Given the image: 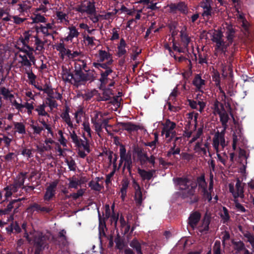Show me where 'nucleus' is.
Wrapping results in <instances>:
<instances>
[{"label":"nucleus","mask_w":254,"mask_h":254,"mask_svg":"<svg viewBox=\"0 0 254 254\" xmlns=\"http://www.w3.org/2000/svg\"><path fill=\"white\" fill-rule=\"evenodd\" d=\"M22 228L25 231L24 237L28 242L33 244L35 248V254H40L47 246V240L49 239V237L47 235H43L39 231H34L28 234L26 223L22 224Z\"/></svg>","instance_id":"obj_1"},{"label":"nucleus","mask_w":254,"mask_h":254,"mask_svg":"<svg viewBox=\"0 0 254 254\" xmlns=\"http://www.w3.org/2000/svg\"><path fill=\"white\" fill-rule=\"evenodd\" d=\"M19 51L15 54L14 62L21 67L28 68L31 67L32 63L35 64V58L33 52H29L26 49H19Z\"/></svg>","instance_id":"obj_2"},{"label":"nucleus","mask_w":254,"mask_h":254,"mask_svg":"<svg viewBox=\"0 0 254 254\" xmlns=\"http://www.w3.org/2000/svg\"><path fill=\"white\" fill-rule=\"evenodd\" d=\"M34 35L30 31H25L16 42V47L18 49H26L29 52L34 51V49L30 46L32 44Z\"/></svg>","instance_id":"obj_3"},{"label":"nucleus","mask_w":254,"mask_h":254,"mask_svg":"<svg viewBox=\"0 0 254 254\" xmlns=\"http://www.w3.org/2000/svg\"><path fill=\"white\" fill-rule=\"evenodd\" d=\"M94 78L92 71L84 73L81 70H74L72 84L77 87L85 84L87 81H92Z\"/></svg>","instance_id":"obj_4"},{"label":"nucleus","mask_w":254,"mask_h":254,"mask_svg":"<svg viewBox=\"0 0 254 254\" xmlns=\"http://www.w3.org/2000/svg\"><path fill=\"white\" fill-rule=\"evenodd\" d=\"M178 184L180 189L184 191V196L188 197L194 194L196 187L195 182L187 179H179Z\"/></svg>","instance_id":"obj_5"},{"label":"nucleus","mask_w":254,"mask_h":254,"mask_svg":"<svg viewBox=\"0 0 254 254\" xmlns=\"http://www.w3.org/2000/svg\"><path fill=\"white\" fill-rule=\"evenodd\" d=\"M213 113L214 115L219 116L222 125L225 127L229 118L223 104L217 100L215 101L213 106Z\"/></svg>","instance_id":"obj_6"},{"label":"nucleus","mask_w":254,"mask_h":254,"mask_svg":"<svg viewBox=\"0 0 254 254\" xmlns=\"http://www.w3.org/2000/svg\"><path fill=\"white\" fill-rule=\"evenodd\" d=\"M113 73V71L111 68H108L105 71L101 72L99 79L101 82L100 88H104L106 86H114L115 81L113 80L114 76Z\"/></svg>","instance_id":"obj_7"},{"label":"nucleus","mask_w":254,"mask_h":254,"mask_svg":"<svg viewBox=\"0 0 254 254\" xmlns=\"http://www.w3.org/2000/svg\"><path fill=\"white\" fill-rule=\"evenodd\" d=\"M212 141V145L216 152H220L223 150L227 145L225 139L224 131H218L215 133Z\"/></svg>","instance_id":"obj_8"},{"label":"nucleus","mask_w":254,"mask_h":254,"mask_svg":"<svg viewBox=\"0 0 254 254\" xmlns=\"http://www.w3.org/2000/svg\"><path fill=\"white\" fill-rule=\"evenodd\" d=\"M76 10L81 13H86L88 15H92L96 13L95 2L88 0H85L78 5Z\"/></svg>","instance_id":"obj_9"},{"label":"nucleus","mask_w":254,"mask_h":254,"mask_svg":"<svg viewBox=\"0 0 254 254\" xmlns=\"http://www.w3.org/2000/svg\"><path fill=\"white\" fill-rule=\"evenodd\" d=\"M120 164L124 162V168H127L130 171L132 166L131 153H126L124 146L121 145L120 148Z\"/></svg>","instance_id":"obj_10"},{"label":"nucleus","mask_w":254,"mask_h":254,"mask_svg":"<svg viewBox=\"0 0 254 254\" xmlns=\"http://www.w3.org/2000/svg\"><path fill=\"white\" fill-rule=\"evenodd\" d=\"M69 133L72 141L75 144L76 146L79 148H83L87 153H89V145L86 139L82 140L79 138L74 131H70Z\"/></svg>","instance_id":"obj_11"},{"label":"nucleus","mask_w":254,"mask_h":254,"mask_svg":"<svg viewBox=\"0 0 254 254\" xmlns=\"http://www.w3.org/2000/svg\"><path fill=\"white\" fill-rule=\"evenodd\" d=\"M244 184L239 179L237 180L235 189L232 184H229V190L232 193L235 199L239 197L241 198L244 197Z\"/></svg>","instance_id":"obj_12"},{"label":"nucleus","mask_w":254,"mask_h":254,"mask_svg":"<svg viewBox=\"0 0 254 254\" xmlns=\"http://www.w3.org/2000/svg\"><path fill=\"white\" fill-rule=\"evenodd\" d=\"M176 124L174 122H171L170 120H167L163 124V128L162 133L165 135L166 138H172L175 136L176 131Z\"/></svg>","instance_id":"obj_13"},{"label":"nucleus","mask_w":254,"mask_h":254,"mask_svg":"<svg viewBox=\"0 0 254 254\" xmlns=\"http://www.w3.org/2000/svg\"><path fill=\"white\" fill-rule=\"evenodd\" d=\"M106 115V114H103L100 112L95 111L94 112L93 116L91 117V123L93 125L95 131L98 134H99L101 132L100 123H101L104 116Z\"/></svg>","instance_id":"obj_14"},{"label":"nucleus","mask_w":254,"mask_h":254,"mask_svg":"<svg viewBox=\"0 0 254 254\" xmlns=\"http://www.w3.org/2000/svg\"><path fill=\"white\" fill-rule=\"evenodd\" d=\"M58 183V181L56 180L49 184V186H48L46 189L44 196L45 200L49 201L55 196L56 188Z\"/></svg>","instance_id":"obj_15"},{"label":"nucleus","mask_w":254,"mask_h":254,"mask_svg":"<svg viewBox=\"0 0 254 254\" xmlns=\"http://www.w3.org/2000/svg\"><path fill=\"white\" fill-rule=\"evenodd\" d=\"M132 183V186L135 190L134 200L135 203L137 206H141L143 198L140 187L139 184L134 180H133Z\"/></svg>","instance_id":"obj_16"},{"label":"nucleus","mask_w":254,"mask_h":254,"mask_svg":"<svg viewBox=\"0 0 254 254\" xmlns=\"http://www.w3.org/2000/svg\"><path fill=\"white\" fill-rule=\"evenodd\" d=\"M55 19L58 23L67 25L69 23L68 14L61 8L57 9L55 13Z\"/></svg>","instance_id":"obj_17"},{"label":"nucleus","mask_w":254,"mask_h":254,"mask_svg":"<svg viewBox=\"0 0 254 254\" xmlns=\"http://www.w3.org/2000/svg\"><path fill=\"white\" fill-rule=\"evenodd\" d=\"M35 30L38 35L41 32L44 36H48L52 35L53 31V25L52 23H47L45 25L37 26L35 27Z\"/></svg>","instance_id":"obj_18"},{"label":"nucleus","mask_w":254,"mask_h":254,"mask_svg":"<svg viewBox=\"0 0 254 254\" xmlns=\"http://www.w3.org/2000/svg\"><path fill=\"white\" fill-rule=\"evenodd\" d=\"M64 41L61 39L59 43L54 45V48L59 52V55L61 59H64L65 56L68 57L70 50L66 49L64 44Z\"/></svg>","instance_id":"obj_19"},{"label":"nucleus","mask_w":254,"mask_h":254,"mask_svg":"<svg viewBox=\"0 0 254 254\" xmlns=\"http://www.w3.org/2000/svg\"><path fill=\"white\" fill-rule=\"evenodd\" d=\"M209 144L207 141L204 143L202 142H198L194 146L195 152L198 153L201 156L206 155L207 151H209Z\"/></svg>","instance_id":"obj_20"},{"label":"nucleus","mask_w":254,"mask_h":254,"mask_svg":"<svg viewBox=\"0 0 254 254\" xmlns=\"http://www.w3.org/2000/svg\"><path fill=\"white\" fill-rule=\"evenodd\" d=\"M98 62L102 63L105 61H107L108 64H111L113 62L112 55L109 52L104 50H99L97 56Z\"/></svg>","instance_id":"obj_21"},{"label":"nucleus","mask_w":254,"mask_h":254,"mask_svg":"<svg viewBox=\"0 0 254 254\" xmlns=\"http://www.w3.org/2000/svg\"><path fill=\"white\" fill-rule=\"evenodd\" d=\"M198 187L201 189V192L203 193L204 197L209 201L212 199L211 194L206 189V184L204 177L199 178L198 179Z\"/></svg>","instance_id":"obj_22"},{"label":"nucleus","mask_w":254,"mask_h":254,"mask_svg":"<svg viewBox=\"0 0 254 254\" xmlns=\"http://www.w3.org/2000/svg\"><path fill=\"white\" fill-rule=\"evenodd\" d=\"M31 7V4L29 2L23 1L17 4L15 9L19 13V15H24L25 13H28Z\"/></svg>","instance_id":"obj_23"},{"label":"nucleus","mask_w":254,"mask_h":254,"mask_svg":"<svg viewBox=\"0 0 254 254\" xmlns=\"http://www.w3.org/2000/svg\"><path fill=\"white\" fill-rule=\"evenodd\" d=\"M201 215L198 212H194L190 214L189 218V224L194 230L196 228L197 224L200 219Z\"/></svg>","instance_id":"obj_24"},{"label":"nucleus","mask_w":254,"mask_h":254,"mask_svg":"<svg viewBox=\"0 0 254 254\" xmlns=\"http://www.w3.org/2000/svg\"><path fill=\"white\" fill-rule=\"evenodd\" d=\"M209 223V218L207 216H205L201 221L200 224L198 226H196V229L201 234H206L208 231Z\"/></svg>","instance_id":"obj_25"},{"label":"nucleus","mask_w":254,"mask_h":254,"mask_svg":"<svg viewBox=\"0 0 254 254\" xmlns=\"http://www.w3.org/2000/svg\"><path fill=\"white\" fill-rule=\"evenodd\" d=\"M214 54L217 56L219 53L225 54L226 50L229 44L227 42H224L223 40L218 41L215 43Z\"/></svg>","instance_id":"obj_26"},{"label":"nucleus","mask_w":254,"mask_h":254,"mask_svg":"<svg viewBox=\"0 0 254 254\" xmlns=\"http://www.w3.org/2000/svg\"><path fill=\"white\" fill-rule=\"evenodd\" d=\"M25 176L23 174H19L15 179L12 185V189L14 191H17V189L22 188L23 186Z\"/></svg>","instance_id":"obj_27"},{"label":"nucleus","mask_w":254,"mask_h":254,"mask_svg":"<svg viewBox=\"0 0 254 254\" xmlns=\"http://www.w3.org/2000/svg\"><path fill=\"white\" fill-rule=\"evenodd\" d=\"M34 45L35 46V50L41 52L44 50V45L47 43L46 40H42L38 34L34 35Z\"/></svg>","instance_id":"obj_28"},{"label":"nucleus","mask_w":254,"mask_h":254,"mask_svg":"<svg viewBox=\"0 0 254 254\" xmlns=\"http://www.w3.org/2000/svg\"><path fill=\"white\" fill-rule=\"evenodd\" d=\"M61 74L62 79L64 81L72 84L74 74H72L68 69L63 67Z\"/></svg>","instance_id":"obj_29"},{"label":"nucleus","mask_w":254,"mask_h":254,"mask_svg":"<svg viewBox=\"0 0 254 254\" xmlns=\"http://www.w3.org/2000/svg\"><path fill=\"white\" fill-rule=\"evenodd\" d=\"M192 83L197 90L202 91L205 81L201 78L199 74H196L194 77Z\"/></svg>","instance_id":"obj_30"},{"label":"nucleus","mask_w":254,"mask_h":254,"mask_svg":"<svg viewBox=\"0 0 254 254\" xmlns=\"http://www.w3.org/2000/svg\"><path fill=\"white\" fill-rule=\"evenodd\" d=\"M68 29L69 30V32L67 36L62 39L66 42L68 41H72L73 38H77L78 36L79 33L78 32L75 27L73 26L69 27Z\"/></svg>","instance_id":"obj_31"},{"label":"nucleus","mask_w":254,"mask_h":254,"mask_svg":"<svg viewBox=\"0 0 254 254\" xmlns=\"http://www.w3.org/2000/svg\"><path fill=\"white\" fill-rule=\"evenodd\" d=\"M118 125L119 127H122L128 131L137 130L138 129L137 126L131 123L118 122Z\"/></svg>","instance_id":"obj_32"},{"label":"nucleus","mask_w":254,"mask_h":254,"mask_svg":"<svg viewBox=\"0 0 254 254\" xmlns=\"http://www.w3.org/2000/svg\"><path fill=\"white\" fill-rule=\"evenodd\" d=\"M137 172L140 176L141 177L142 179L143 180H150L152 178L153 174L155 173L154 170L147 171L145 170L141 169L140 168L137 169Z\"/></svg>","instance_id":"obj_33"},{"label":"nucleus","mask_w":254,"mask_h":254,"mask_svg":"<svg viewBox=\"0 0 254 254\" xmlns=\"http://www.w3.org/2000/svg\"><path fill=\"white\" fill-rule=\"evenodd\" d=\"M187 27L184 26L181 30V41L183 43L184 46L187 48L190 42V38L188 35L187 32Z\"/></svg>","instance_id":"obj_34"},{"label":"nucleus","mask_w":254,"mask_h":254,"mask_svg":"<svg viewBox=\"0 0 254 254\" xmlns=\"http://www.w3.org/2000/svg\"><path fill=\"white\" fill-rule=\"evenodd\" d=\"M190 106L193 109H196L201 112L205 107V103L202 101H189Z\"/></svg>","instance_id":"obj_35"},{"label":"nucleus","mask_w":254,"mask_h":254,"mask_svg":"<svg viewBox=\"0 0 254 254\" xmlns=\"http://www.w3.org/2000/svg\"><path fill=\"white\" fill-rule=\"evenodd\" d=\"M127 44L124 39H121L119 44L118 46V52L117 55L119 57H122L127 53L126 47Z\"/></svg>","instance_id":"obj_36"},{"label":"nucleus","mask_w":254,"mask_h":254,"mask_svg":"<svg viewBox=\"0 0 254 254\" xmlns=\"http://www.w3.org/2000/svg\"><path fill=\"white\" fill-rule=\"evenodd\" d=\"M61 117L62 119L66 123L68 127H69L71 129L73 128V125L70 120L68 109H66L65 111L62 113Z\"/></svg>","instance_id":"obj_37"},{"label":"nucleus","mask_w":254,"mask_h":254,"mask_svg":"<svg viewBox=\"0 0 254 254\" xmlns=\"http://www.w3.org/2000/svg\"><path fill=\"white\" fill-rule=\"evenodd\" d=\"M213 81L215 82L216 86L218 87L220 92L222 94L224 98L225 99L226 95L225 92L222 90L220 86V75L218 72H214L212 75Z\"/></svg>","instance_id":"obj_38"},{"label":"nucleus","mask_w":254,"mask_h":254,"mask_svg":"<svg viewBox=\"0 0 254 254\" xmlns=\"http://www.w3.org/2000/svg\"><path fill=\"white\" fill-rule=\"evenodd\" d=\"M33 23H39V22H46V18L42 15L39 13V12H35L31 16Z\"/></svg>","instance_id":"obj_39"},{"label":"nucleus","mask_w":254,"mask_h":254,"mask_svg":"<svg viewBox=\"0 0 254 254\" xmlns=\"http://www.w3.org/2000/svg\"><path fill=\"white\" fill-rule=\"evenodd\" d=\"M182 139L181 137H177L175 138V143L173 147H171L170 150L168 152V155L170 154L176 155L179 154L180 152V149L178 147H176V143L179 141H181Z\"/></svg>","instance_id":"obj_40"},{"label":"nucleus","mask_w":254,"mask_h":254,"mask_svg":"<svg viewBox=\"0 0 254 254\" xmlns=\"http://www.w3.org/2000/svg\"><path fill=\"white\" fill-rule=\"evenodd\" d=\"M46 105L45 103L36 106L35 111L38 113L39 116H49L48 113L45 111Z\"/></svg>","instance_id":"obj_41"},{"label":"nucleus","mask_w":254,"mask_h":254,"mask_svg":"<svg viewBox=\"0 0 254 254\" xmlns=\"http://www.w3.org/2000/svg\"><path fill=\"white\" fill-rule=\"evenodd\" d=\"M234 33L235 31L232 26H229L227 27V31L226 33L227 37V42L229 44L232 43V42Z\"/></svg>","instance_id":"obj_42"},{"label":"nucleus","mask_w":254,"mask_h":254,"mask_svg":"<svg viewBox=\"0 0 254 254\" xmlns=\"http://www.w3.org/2000/svg\"><path fill=\"white\" fill-rule=\"evenodd\" d=\"M84 42L86 46L89 48H92L95 46V38L88 35L84 36L83 37Z\"/></svg>","instance_id":"obj_43"},{"label":"nucleus","mask_w":254,"mask_h":254,"mask_svg":"<svg viewBox=\"0 0 254 254\" xmlns=\"http://www.w3.org/2000/svg\"><path fill=\"white\" fill-rule=\"evenodd\" d=\"M68 181L69 188L77 189L78 186L80 184V180L74 177L69 178Z\"/></svg>","instance_id":"obj_44"},{"label":"nucleus","mask_w":254,"mask_h":254,"mask_svg":"<svg viewBox=\"0 0 254 254\" xmlns=\"http://www.w3.org/2000/svg\"><path fill=\"white\" fill-rule=\"evenodd\" d=\"M248 157L238 158V162L241 166L240 168L241 173H245L247 164V159Z\"/></svg>","instance_id":"obj_45"},{"label":"nucleus","mask_w":254,"mask_h":254,"mask_svg":"<svg viewBox=\"0 0 254 254\" xmlns=\"http://www.w3.org/2000/svg\"><path fill=\"white\" fill-rule=\"evenodd\" d=\"M0 92L5 99H9L10 101L13 100L14 96L10 93L8 89L5 87H2L0 89Z\"/></svg>","instance_id":"obj_46"},{"label":"nucleus","mask_w":254,"mask_h":254,"mask_svg":"<svg viewBox=\"0 0 254 254\" xmlns=\"http://www.w3.org/2000/svg\"><path fill=\"white\" fill-rule=\"evenodd\" d=\"M75 60L76 62L75 63L74 70H82V69H85L86 67V63L83 60L77 59H75Z\"/></svg>","instance_id":"obj_47"},{"label":"nucleus","mask_w":254,"mask_h":254,"mask_svg":"<svg viewBox=\"0 0 254 254\" xmlns=\"http://www.w3.org/2000/svg\"><path fill=\"white\" fill-rule=\"evenodd\" d=\"M45 104L46 106L48 105L50 107L51 110H52L54 108H57L58 106L57 102L54 99V97L52 96L48 97L46 98Z\"/></svg>","instance_id":"obj_48"},{"label":"nucleus","mask_w":254,"mask_h":254,"mask_svg":"<svg viewBox=\"0 0 254 254\" xmlns=\"http://www.w3.org/2000/svg\"><path fill=\"white\" fill-rule=\"evenodd\" d=\"M15 131L20 134H25L26 132L25 127L22 123H15L14 125Z\"/></svg>","instance_id":"obj_49"},{"label":"nucleus","mask_w":254,"mask_h":254,"mask_svg":"<svg viewBox=\"0 0 254 254\" xmlns=\"http://www.w3.org/2000/svg\"><path fill=\"white\" fill-rule=\"evenodd\" d=\"M137 157L141 165H144L147 162L148 156L146 153H144L141 151H138L137 152Z\"/></svg>","instance_id":"obj_50"},{"label":"nucleus","mask_w":254,"mask_h":254,"mask_svg":"<svg viewBox=\"0 0 254 254\" xmlns=\"http://www.w3.org/2000/svg\"><path fill=\"white\" fill-rule=\"evenodd\" d=\"M103 90V98L104 100H109L111 96L113 95L112 91L111 89L108 88H106V86L104 88H101Z\"/></svg>","instance_id":"obj_51"},{"label":"nucleus","mask_w":254,"mask_h":254,"mask_svg":"<svg viewBox=\"0 0 254 254\" xmlns=\"http://www.w3.org/2000/svg\"><path fill=\"white\" fill-rule=\"evenodd\" d=\"M223 33L220 31L214 30L213 33L212 40L213 42L216 43L218 41L222 40Z\"/></svg>","instance_id":"obj_52"},{"label":"nucleus","mask_w":254,"mask_h":254,"mask_svg":"<svg viewBox=\"0 0 254 254\" xmlns=\"http://www.w3.org/2000/svg\"><path fill=\"white\" fill-rule=\"evenodd\" d=\"M54 142V140L51 138H47L45 140V143L47 145L46 146H43L40 148L38 147V149L41 151H47L51 149V146L49 145V144H53Z\"/></svg>","instance_id":"obj_53"},{"label":"nucleus","mask_w":254,"mask_h":254,"mask_svg":"<svg viewBox=\"0 0 254 254\" xmlns=\"http://www.w3.org/2000/svg\"><path fill=\"white\" fill-rule=\"evenodd\" d=\"M233 244L234 245V249L236 250L238 252L243 250H246L245 249V245L244 244L239 241L237 242H233Z\"/></svg>","instance_id":"obj_54"},{"label":"nucleus","mask_w":254,"mask_h":254,"mask_svg":"<svg viewBox=\"0 0 254 254\" xmlns=\"http://www.w3.org/2000/svg\"><path fill=\"white\" fill-rule=\"evenodd\" d=\"M19 199L13 200L7 206V208L4 210H0V214H5L10 211L13 208V204L18 201Z\"/></svg>","instance_id":"obj_55"},{"label":"nucleus","mask_w":254,"mask_h":254,"mask_svg":"<svg viewBox=\"0 0 254 254\" xmlns=\"http://www.w3.org/2000/svg\"><path fill=\"white\" fill-rule=\"evenodd\" d=\"M213 254H221V243L219 241H216L213 247Z\"/></svg>","instance_id":"obj_56"},{"label":"nucleus","mask_w":254,"mask_h":254,"mask_svg":"<svg viewBox=\"0 0 254 254\" xmlns=\"http://www.w3.org/2000/svg\"><path fill=\"white\" fill-rule=\"evenodd\" d=\"M26 73L27 74L28 78L30 80L31 82H33L35 81L36 79V76L34 75V74L32 72L31 70V67H29L28 68H25Z\"/></svg>","instance_id":"obj_57"},{"label":"nucleus","mask_w":254,"mask_h":254,"mask_svg":"<svg viewBox=\"0 0 254 254\" xmlns=\"http://www.w3.org/2000/svg\"><path fill=\"white\" fill-rule=\"evenodd\" d=\"M83 128L85 131L87 133V135L91 137L92 130L90 128V124L89 122H84L82 124Z\"/></svg>","instance_id":"obj_58"},{"label":"nucleus","mask_w":254,"mask_h":254,"mask_svg":"<svg viewBox=\"0 0 254 254\" xmlns=\"http://www.w3.org/2000/svg\"><path fill=\"white\" fill-rule=\"evenodd\" d=\"M222 243L224 247H225L227 244V242L230 240V236L229 233L226 231L222 232Z\"/></svg>","instance_id":"obj_59"},{"label":"nucleus","mask_w":254,"mask_h":254,"mask_svg":"<svg viewBox=\"0 0 254 254\" xmlns=\"http://www.w3.org/2000/svg\"><path fill=\"white\" fill-rule=\"evenodd\" d=\"M30 127L33 129L34 133L40 134L42 130H43V127H39L38 125L34 124L33 121H31Z\"/></svg>","instance_id":"obj_60"},{"label":"nucleus","mask_w":254,"mask_h":254,"mask_svg":"<svg viewBox=\"0 0 254 254\" xmlns=\"http://www.w3.org/2000/svg\"><path fill=\"white\" fill-rule=\"evenodd\" d=\"M211 14L212 8L211 6H210L209 8L208 7L203 9V12L202 14V15L204 17V18L209 19V17L211 15Z\"/></svg>","instance_id":"obj_61"},{"label":"nucleus","mask_w":254,"mask_h":254,"mask_svg":"<svg viewBox=\"0 0 254 254\" xmlns=\"http://www.w3.org/2000/svg\"><path fill=\"white\" fill-rule=\"evenodd\" d=\"M70 170L74 171L76 169L75 161L72 159H66L65 161Z\"/></svg>","instance_id":"obj_62"},{"label":"nucleus","mask_w":254,"mask_h":254,"mask_svg":"<svg viewBox=\"0 0 254 254\" xmlns=\"http://www.w3.org/2000/svg\"><path fill=\"white\" fill-rule=\"evenodd\" d=\"M97 91L95 90L92 91H87L83 94V97L86 100H89L91 99L94 95L96 94Z\"/></svg>","instance_id":"obj_63"},{"label":"nucleus","mask_w":254,"mask_h":254,"mask_svg":"<svg viewBox=\"0 0 254 254\" xmlns=\"http://www.w3.org/2000/svg\"><path fill=\"white\" fill-rule=\"evenodd\" d=\"M234 202L235 207L238 211L241 212H245L246 211L245 208L239 202L237 198H234Z\"/></svg>","instance_id":"obj_64"}]
</instances>
